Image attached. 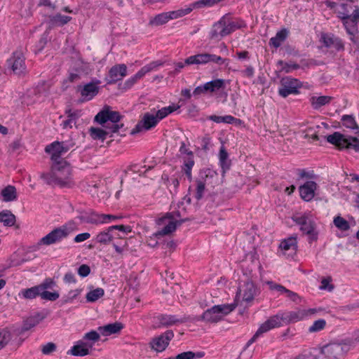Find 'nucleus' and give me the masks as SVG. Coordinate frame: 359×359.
<instances>
[{
	"mask_svg": "<svg viewBox=\"0 0 359 359\" xmlns=\"http://www.w3.org/2000/svg\"><path fill=\"white\" fill-rule=\"evenodd\" d=\"M261 265L259 259L254 255H248L243 264V275L247 280L239 287L236 298H241L246 303L252 302L255 297L259 295V290L253 282L257 272L260 271Z\"/></svg>",
	"mask_w": 359,
	"mask_h": 359,
	"instance_id": "obj_1",
	"label": "nucleus"
},
{
	"mask_svg": "<svg viewBox=\"0 0 359 359\" xmlns=\"http://www.w3.org/2000/svg\"><path fill=\"white\" fill-rule=\"evenodd\" d=\"M122 116L119 112L112 111L109 106L104 107L95 116V121L102 125L105 130L98 128H90V136L94 140H104L109 133H117L123 127V123H119Z\"/></svg>",
	"mask_w": 359,
	"mask_h": 359,
	"instance_id": "obj_2",
	"label": "nucleus"
},
{
	"mask_svg": "<svg viewBox=\"0 0 359 359\" xmlns=\"http://www.w3.org/2000/svg\"><path fill=\"white\" fill-rule=\"evenodd\" d=\"M72 167L64 159L53 163L50 172H42L41 178L48 184H57L60 187H72L74 185L72 179Z\"/></svg>",
	"mask_w": 359,
	"mask_h": 359,
	"instance_id": "obj_3",
	"label": "nucleus"
},
{
	"mask_svg": "<svg viewBox=\"0 0 359 359\" xmlns=\"http://www.w3.org/2000/svg\"><path fill=\"white\" fill-rule=\"evenodd\" d=\"M218 182V177L217 174L212 172L210 170H201L200 172L199 178L196 180V189L195 198L197 201H200L204 194L205 187H214Z\"/></svg>",
	"mask_w": 359,
	"mask_h": 359,
	"instance_id": "obj_4",
	"label": "nucleus"
},
{
	"mask_svg": "<svg viewBox=\"0 0 359 359\" xmlns=\"http://www.w3.org/2000/svg\"><path fill=\"white\" fill-rule=\"evenodd\" d=\"M237 304L216 305L206 310L201 316V320L208 323H217L225 315L235 309Z\"/></svg>",
	"mask_w": 359,
	"mask_h": 359,
	"instance_id": "obj_5",
	"label": "nucleus"
},
{
	"mask_svg": "<svg viewBox=\"0 0 359 359\" xmlns=\"http://www.w3.org/2000/svg\"><path fill=\"white\" fill-rule=\"evenodd\" d=\"M292 219L300 226V230L303 233L309 236L310 243L318 240V232L316 230V224L308 214L294 215Z\"/></svg>",
	"mask_w": 359,
	"mask_h": 359,
	"instance_id": "obj_6",
	"label": "nucleus"
},
{
	"mask_svg": "<svg viewBox=\"0 0 359 359\" xmlns=\"http://www.w3.org/2000/svg\"><path fill=\"white\" fill-rule=\"evenodd\" d=\"M351 345V341L346 340L341 343H330L324 346L320 352L327 359H338L349 351Z\"/></svg>",
	"mask_w": 359,
	"mask_h": 359,
	"instance_id": "obj_7",
	"label": "nucleus"
},
{
	"mask_svg": "<svg viewBox=\"0 0 359 359\" xmlns=\"http://www.w3.org/2000/svg\"><path fill=\"white\" fill-rule=\"evenodd\" d=\"M81 75L78 70H76L75 73H70L68 77L63 81V86L65 88H75L73 85L76 83L77 90H98L99 84L100 81L97 79H94L90 83H80Z\"/></svg>",
	"mask_w": 359,
	"mask_h": 359,
	"instance_id": "obj_8",
	"label": "nucleus"
},
{
	"mask_svg": "<svg viewBox=\"0 0 359 359\" xmlns=\"http://www.w3.org/2000/svg\"><path fill=\"white\" fill-rule=\"evenodd\" d=\"M74 145L75 143L73 142H54L48 145L45 151L51 155L53 163H55L62 159L61 155L67 152Z\"/></svg>",
	"mask_w": 359,
	"mask_h": 359,
	"instance_id": "obj_9",
	"label": "nucleus"
},
{
	"mask_svg": "<svg viewBox=\"0 0 359 359\" xmlns=\"http://www.w3.org/2000/svg\"><path fill=\"white\" fill-rule=\"evenodd\" d=\"M173 337L174 332L172 330H167L161 335L152 338L149 343V346L157 353L163 352L168 346Z\"/></svg>",
	"mask_w": 359,
	"mask_h": 359,
	"instance_id": "obj_10",
	"label": "nucleus"
},
{
	"mask_svg": "<svg viewBox=\"0 0 359 359\" xmlns=\"http://www.w3.org/2000/svg\"><path fill=\"white\" fill-rule=\"evenodd\" d=\"M160 65H161V62L158 61H154L142 67L134 76L128 79L123 83L122 88L125 90L133 88L135 83L142 79L146 74L150 72Z\"/></svg>",
	"mask_w": 359,
	"mask_h": 359,
	"instance_id": "obj_11",
	"label": "nucleus"
},
{
	"mask_svg": "<svg viewBox=\"0 0 359 359\" xmlns=\"http://www.w3.org/2000/svg\"><path fill=\"white\" fill-rule=\"evenodd\" d=\"M348 8H351V6L346 4H341L337 9L339 17L344 20V25L346 27L347 32L353 35L351 29L348 27V20H351V23L354 24L359 21V10L355 9L352 14H349L350 11Z\"/></svg>",
	"mask_w": 359,
	"mask_h": 359,
	"instance_id": "obj_12",
	"label": "nucleus"
},
{
	"mask_svg": "<svg viewBox=\"0 0 359 359\" xmlns=\"http://www.w3.org/2000/svg\"><path fill=\"white\" fill-rule=\"evenodd\" d=\"M69 233L67 228L65 226L59 227L53 229L46 236L40 240V243L46 245H50L61 241Z\"/></svg>",
	"mask_w": 359,
	"mask_h": 359,
	"instance_id": "obj_13",
	"label": "nucleus"
},
{
	"mask_svg": "<svg viewBox=\"0 0 359 359\" xmlns=\"http://www.w3.org/2000/svg\"><path fill=\"white\" fill-rule=\"evenodd\" d=\"M158 122V119L156 115L145 113L142 120L131 130L130 134L136 135L140 133L142 130H148L155 127Z\"/></svg>",
	"mask_w": 359,
	"mask_h": 359,
	"instance_id": "obj_14",
	"label": "nucleus"
},
{
	"mask_svg": "<svg viewBox=\"0 0 359 359\" xmlns=\"http://www.w3.org/2000/svg\"><path fill=\"white\" fill-rule=\"evenodd\" d=\"M128 67L125 64L116 65L110 68L106 76L107 83H116L121 81L127 75Z\"/></svg>",
	"mask_w": 359,
	"mask_h": 359,
	"instance_id": "obj_15",
	"label": "nucleus"
},
{
	"mask_svg": "<svg viewBox=\"0 0 359 359\" xmlns=\"http://www.w3.org/2000/svg\"><path fill=\"white\" fill-rule=\"evenodd\" d=\"M172 219L173 216L171 213H167L164 217L159 218L156 222L158 225L164 224L166 221H168V222L165 224L163 229L156 232L154 236L156 237L163 236L175 231L177 229V226L175 222L172 221Z\"/></svg>",
	"mask_w": 359,
	"mask_h": 359,
	"instance_id": "obj_16",
	"label": "nucleus"
},
{
	"mask_svg": "<svg viewBox=\"0 0 359 359\" xmlns=\"http://www.w3.org/2000/svg\"><path fill=\"white\" fill-rule=\"evenodd\" d=\"M9 65L11 66L13 72L17 75H21L25 72V58L22 53L20 51L13 53L12 57L8 60Z\"/></svg>",
	"mask_w": 359,
	"mask_h": 359,
	"instance_id": "obj_17",
	"label": "nucleus"
},
{
	"mask_svg": "<svg viewBox=\"0 0 359 359\" xmlns=\"http://www.w3.org/2000/svg\"><path fill=\"white\" fill-rule=\"evenodd\" d=\"M317 184L314 181H307L299 187V193L302 198L306 201H311L315 196Z\"/></svg>",
	"mask_w": 359,
	"mask_h": 359,
	"instance_id": "obj_18",
	"label": "nucleus"
},
{
	"mask_svg": "<svg viewBox=\"0 0 359 359\" xmlns=\"http://www.w3.org/2000/svg\"><path fill=\"white\" fill-rule=\"evenodd\" d=\"M90 344L79 340L76 342V344L67 352V354H71L74 356H85L90 354Z\"/></svg>",
	"mask_w": 359,
	"mask_h": 359,
	"instance_id": "obj_19",
	"label": "nucleus"
},
{
	"mask_svg": "<svg viewBox=\"0 0 359 359\" xmlns=\"http://www.w3.org/2000/svg\"><path fill=\"white\" fill-rule=\"evenodd\" d=\"M46 317V314L44 313H36V314L29 316L24 320L20 332L22 333L35 327Z\"/></svg>",
	"mask_w": 359,
	"mask_h": 359,
	"instance_id": "obj_20",
	"label": "nucleus"
},
{
	"mask_svg": "<svg viewBox=\"0 0 359 359\" xmlns=\"http://www.w3.org/2000/svg\"><path fill=\"white\" fill-rule=\"evenodd\" d=\"M280 83L282 86V88L280 90H294L302 88H308V86H304L299 80L291 77L283 78Z\"/></svg>",
	"mask_w": 359,
	"mask_h": 359,
	"instance_id": "obj_21",
	"label": "nucleus"
},
{
	"mask_svg": "<svg viewBox=\"0 0 359 359\" xmlns=\"http://www.w3.org/2000/svg\"><path fill=\"white\" fill-rule=\"evenodd\" d=\"M348 137L339 132H334L333 134L326 137L327 141L332 144L335 145L338 149H345Z\"/></svg>",
	"mask_w": 359,
	"mask_h": 359,
	"instance_id": "obj_22",
	"label": "nucleus"
},
{
	"mask_svg": "<svg viewBox=\"0 0 359 359\" xmlns=\"http://www.w3.org/2000/svg\"><path fill=\"white\" fill-rule=\"evenodd\" d=\"M123 328V325L120 322L109 323L98 327L100 332L104 336H109L121 332Z\"/></svg>",
	"mask_w": 359,
	"mask_h": 359,
	"instance_id": "obj_23",
	"label": "nucleus"
},
{
	"mask_svg": "<svg viewBox=\"0 0 359 359\" xmlns=\"http://www.w3.org/2000/svg\"><path fill=\"white\" fill-rule=\"evenodd\" d=\"M229 81L224 79H215L207 82L203 86H197L194 90H219L220 88L224 89L227 87Z\"/></svg>",
	"mask_w": 359,
	"mask_h": 359,
	"instance_id": "obj_24",
	"label": "nucleus"
},
{
	"mask_svg": "<svg viewBox=\"0 0 359 359\" xmlns=\"http://www.w3.org/2000/svg\"><path fill=\"white\" fill-rule=\"evenodd\" d=\"M281 324L280 319L278 316H274L264 322L258 329L257 334H262L271 329L279 327Z\"/></svg>",
	"mask_w": 359,
	"mask_h": 359,
	"instance_id": "obj_25",
	"label": "nucleus"
},
{
	"mask_svg": "<svg viewBox=\"0 0 359 359\" xmlns=\"http://www.w3.org/2000/svg\"><path fill=\"white\" fill-rule=\"evenodd\" d=\"M210 54L202 53L190 56L185 60V65H201L210 62Z\"/></svg>",
	"mask_w": 359,
	"mask_h": 359,
	"instance_id": "obj_26",
	"label": "nucleus"
},
{
	"mask_svg": "<svg viewBox=\"0 0 359 359\" xmlns=\"http://www.w3.org/2000/svg\"><path fill=\"white\" fill-rule=\"evenodd\" d=\"M211 39H217L218 37H224L226 36L225 32L224 23L222 18L218 22L215 23L210 33Z\"/></svg>",
	"mask_w": 359,
	"mask_h": 359,
	"instance_id": "obj_27",
	"label": "nucleus"
},
{
	"mask_svg": "<svg viewBox=\"0 0 359 359\" xmlns=\"http://www.w3.org/2000/svg\"><path fill=\"white\" fill-rule=\"evenodd\" d=\"M322 39L324 45L327 48H334L337 50L343 48V44L341 41L333 36L323 34L322 36Z\"/></svg>",
	"mask_w": 359,
	"mask_h": 359,
	"instance_id": "obj_28",
	"label": "nucleus"
},
{
	"mask_svg": "<svg viewBox=\"0 0 359 359\" xmlns=\"http://www.w3.org/2000/svg\"><path fill=\"white\" fill-rule=\"evenodd\" d=\"M16 217L11 210H5L0 212V222L6 226H13L15 224Z\"/></svg>",
	"mask_w": 359,
	"mask_h": 359,
	"instance_id": "obj_29",
	"label": "nucleus"
},
{
	"mask_svg": "<svg viewBox=\"0 0 359 359\" xmlns=\"http://www.w3.org/2000/svg\"><path fill=\"white\" fill-rule=\"evenodd\" d=\"M3 201L5 202H11L16 200L17 191L14 186L8 185L1 191Z\"/></svg>",
	"mask_w": 359,
	"mask_h": 359,
	"instance_id": "obj_30",
	"label": "nucleus"
},
{
	"mask_svg": "<svg viewBox=\"0 0 359 359\" xmlns=\"http://www.w3.org/2000/svg\"><path fill=\"white\" fill-rule=\"evenodd\" d=\"M49 23L53 26H63L72 20V17L62 15L57 13L54 15H50Z\"/></svg>",
	"mask_w": 359,
	"mask_h": 359,
	"instance_id": "obj_31",
	"label": "nucleus"
},
{
	"mask_svg": "<svg viewBox=\"0 0 359 359\" xmlns=\"http://www.w3.org/2000/svg\"><path fill=\"white\" fill-rule=\"evenodd\" d=\"M80 111L76 110L74 111H72L71 109L67 110L66 114H67L68 118L63 121L62 126L64 128H72L73 125L76 124L77 118L80 116Z\"/></svg>",
	"mask_w": 359,
	"mask_h": 359,
	"instance_id": "obj_32",
	"label": "nucleus"
},
{
	"mask_svg": "<svg viewBox=\"0 0 359 359\" xmlns=\"http://www.w3.org/2000/svg\"><path fill=\"white\" fill-rule=\"evenodd\" d=\"M280 248L285 251L292 250L295 252L297 248V236H291L283 241L280 244Z\"/></svg>",
	"mask_w": 359,
	"mask_h": 359,
	"instance_id": "obj_33",
	"label": "nucleus"
},
{
	"mask_svg": "<svg viewBox=\"0 0 359 359\" xmlns=\"http://www.w3.org/2000/svg\"><path fill=\"white\" fill-rule=\"evenodd\" d=\"M343 126L354 130L355 135H359V127L356 123L353 116L351 115H344L341 118Z\"/></svg>",
	"mask_w": 359,
	"mask_h": 359,
	"instance_id": "obj_34",
	"label": "nucleus"
},
{
	"mask_svg": "<svg viewBox=\"0 0 359 359\" xmlns=\"http://www.w3.org/2000/svg\"><path fill=\"white\" fill-rule=\"evenodd\" d=\"M287 33L288 32L285 29L280 30L276 34V36L270 39L269 45L275 48H278L287 38Z\"/></svg>",
	"mask_w": 359,
	"mask_h": 359,
	"instance_id": "obj_35",
	"label": "nucleus"
},
{
	"mask_svg": "<svg viewBox=\"0 0 359 359\" xmlns=\"http://www.w3.org/2000/svg\"><path fill=\"white\" fill-rule=\"evenodd\" d=\"M219 162L222 168L223 172H225L230 168L231 161L228 159V153L224 147H222L219 150Z\"/></svg>",
	"mask_w": 359,
	"mask_h": 359,
	"instance_id": "obj_36",
	"label": "nucleus"
},
{
	"mask_svg": "<svg viewBox=\"0 0 359 359\" xmlns=\"http://www.w3.org/2000/svg\"><path fill=\"white\" fill-rule=\"evenodd\" d=\"M81 219L83 222L93 224L107 222V221L102 220V214L99 215L95 212L83 215L81 217Z\"/></svg>",
	"mask_w": 359,
	"mask_h": 359,
	"instance_id": "obj_37",
	"label": "nucleus"
},
{
	"mask_svg": "<svg viewBox=\"0 0 359 359\" xmlns=\"http://www.w3.org/2000/svg\"><path fill=\"white\" fill-rule=\"evenodd\" d=\"M332 97L330 96H319V97H312L311 98V103L312 107L317 109L321 107L322 106H324L327 104H328L331 100Z\"/></svg>",
	"mask_w": 359,
	"mask_h": 359,
	"instance_id": "obj_38",
	"label": "nucleus"
},
{
	"mask_svg": "<svg viewBox=\"0 0 359 359\" xmlns=\"http://www.w3.org/2000/svg\"><path fill=\"white\" fill-rule=\"evenodd\" d=\"M222 18L224 23V29L225 32H226V35L230 34L231 32L236 31L237 29L241 27L238 22L231 20L228 16H223Z\"/></svg>",
	"mask_w": 359,
	"mask_h": 359,
	"instance_id": "obj_39",
	"label": "nucleus"
},
{
	"mask_svg": "<svg viewBox=\"0 0 359 359\" xmlns=\"http://www.w3.org/2000/svg\"><path fill=\"white\" fill-rule=\"evenodd\" d=\"M169 21L167 13H162L158 15H156L154 18H151L149 20V25L152 27H158L163 25H165Z\"/></svg>",
	"mask_w": 359,
	"mask_h": 359,
	"instance_id": "obj_40",
	"label": "nucleus"
},
{
	"mask_svg": "<svg viewBox=\"0 0 359 359\" xmlns=\"http://www.w3.org/2000/svg\"><path fill=\"white\" fill-rule=\"evenodd\" d=\"M192 10H193V8L189 6L184 9H180L177 11L166 12V13H167L168 20H175V19L182 18V17L189 14V13H191L192 11Z\"/></svg>",
	"mask_w": 359,
	"mask_h": 359,
	"instance_id": "obj_41",
	"label": "nucleus"
},
{
	"mask_svg": "<svg viewBox=\"0 0 359 359\" xmlns=\"http://www.w3.org/2000/svg\"><path fill=\"white\" fill-rule=\"evenodd\" d=\"M111 231L108 228L106 231L99 233L95 238L96 242L103 245L109 243L113 238V236L111 234Z\"/></svg>",
	"mask_w": 359,
	"mask_h": 359,
	"instance_id": "obj_42",
	"label": "nucleus"
},
{
	"mask_svg": "<svg viewBox=\"0 0 359 359\" xmlns=\"http://www.w3.org/2000/svg\"><path fill=\"white\" fill-rule=\"evenodd\" d=\"M100 339V334L95 331L92 330L83 336L81 341H84L86 343L90 344V349L93 348L94 344L97 341H98Z\"/></svg>",
	"mask_w": 359,
	"mask_h": 359,
	"instance_id": "obj_43",
	"label": "nucleus"
},
{
	"mask_svg": "<svg viewBox=\"0 0 359 359\" xmlns=\"http://www.w3.org/2000/svg\"><path fill=\"white\" fill-rule=\"evenodd\" d=\"M205 356V353L199 351L194 353L193 351L182 352L175 357V359H196L202 358Z\"/></svg>",
	"mask_w": 359,
	"mask_h": 359,
	"instance_id": "obj_44",
	"label": "nucleus"
},
{
	"mask_svg": "<svg viewBox=\"0 0 359 359\" xmlns=\"http://www.w3.org/2000/svg\"><path fill=\"white\" fill-rule=\"evenodd\" d=\"M104 294V291L101 287H97L95 290H93L87 293L86 294V300L88 302H94L97 301L98 299L102 297Z\"/></svg>",
	"mask_w": 359,
	"mask_h": 359,
	"instance_id": "obj_45",
	"label": "nucleus"
},
{
	"mask_svg": "<svg viewBox=\"0 0 359 359\" xmlns=\"http://www.w3.org/2000/svg\"><path fill=\"white\" fill-rule=\"evenodd\" d=\"M180 108V105L172 104L167 107H163L159 109L156 114V116L158 118V121L163 119L165 116H167L170 113L176 111Z\"/></svg>",
	"mask_w": 359,
	"mask_h": 359,
	"instance_id": "obj_46",
	"label": "nucleus"
},
{
	"mask_svg": "<svg viewBox=\"0 0 359 359\" xmlns=\"http://www.w3.org/2000/svg\"><path fill=\"white\" fill-rule=\"evenodd\" d=\"M12 334L7 329L0 330V350L4 348L11 340Z\"/></svg>",
	"mask_w": 359,
	"mask_h": 359,
	"instance_id": "obj_47",
	"label": "nucleus"
},
{
	"mask_svg": "<svg viewBox=\"0 0 359 359\" xmlns=\"http://www.w3.org/2000/svg\"><path fill=\"white\" fill-rule=\"evenodd\" d=\"M160 323L164 326H170L177 323H182L183 320L177 319L174 316L162 315L159 317Z\"/></svg>",
	"mask_w": 359,
	"mask_h": 359,
	"instance_id": "obj_48",
	"label": "nucleus"
},
{
	"mask_svg": "<svg viewBox=\"0 0 359 359\" xmlns=\"http://www.w3.org/2000/svg\"><path fill=\"white\" fill-rule=\"evenodd\" d=\"M333 223L337 228L341 231H347L350 229L349 223L340 216L335 217Z\"/></svg>",
	"mask_w": 359,
	"mask_h": 359,
	"instance_id": "obj_49",
	"label": "nucleus"
},
{
	"mask_svg": "<svg viewBox=\"0 0 359 359\" xmlns=\"http://www.w3.org/2000/svg\"><path fill=\"white\" fill-rule=\"evenodd\" d=\"M97 92L98 91H81V97L77 100H74V102L79 104L84 102L90 100L97 95Z\"/></svg>",
	"mask_w": 359,
	"mask_h": 359,
	"instance_id": "obj_50",
	"label": "nucleus"
},
{
	"mask_svg": "<svg viewBox=\"0 0 359 359\" xmlns=\"http://www.w3.org/2000/svg\"><path fill=\"white\" fill-rule=\"evenodd\" d=\"M39 288V287L37 286H34L31 288L26 289L22 291V295L26 299H34L41 294Z\"/></svg>",
	"mask_w": 359,
	"mask_h": 359,
	"instance_id": "obj_51",
	"label": "nucleus"
},
{
	"mask_svg": "<svg viewBox=\"0 0 359 359\" xmlns=\"http://www.w3.org/2000/svg\"><path fill=\"white\" fill-rule=\"evenodd\" d=\"M37 94L35 93V91H26L22 92V94L20 95V97L22 99V102L29 105L34 102V100L32 99L34 95H36Z\"/></svg>",
	"mask_w": 359,
	"mask_h": 359,
	"instance_id": "obj_52",
	"label": "nucleus"
},
{
	"mask_svg": "<svg viewBox=\"0 0 359 359\" xmlns=\"http://www.w3.org/2000/svg\"><path fill=\"white\" fill-rule=\"evenodd\" d=\"M345 149H353L355 151H359V139L348 136L347 138Z\"/></svg>",
	"mask_w": 359,
	"mask_h": 359,
	"instance_id": "obj_53",
	"label": "nucleus"
},
{
	"mask_svg": "<svg viewBox=\"0 0 359 359\" xmlns=\"http://www.w3.org/2000/svg\"><path fill=\"white\" fill-rule=\"evenodd\" d=\"M326 325V321L323 319L316 320L313 325L309 327L310 332H316L324 329Z\"/></svg>",
	"mask_w": 359,
	"mask_h": 359,
	"instance_id": "obj_54",
	"label": "nucleus"
},
{
	"mask_svg": "<svg viewBox=\"0 0 359 359\" xmlns=\"http://www.w3.org/2000/svg\"><path fill=\"white\" fill-rule=\"evenodd\" d=\"M332 278L331 276L323 278L321 280V285L319 287L320 290H327L328 291H332L334 287V285L330 283L332 282Z\"/></svg>",
	"mask_w": 359,
	"mask_h": 359,
	"instance_id": "obj_55",
	"label": "nucleus"
},
{
	"mask_svg": "<svg viewBox=\"0 0 359 359\" xmlns=\"http://www.w3.org/2000/svg\"><path fill=\"white\" fill-rule=\"evenodd\" d=\"M220 0H200L198 1H196L194 3L191 7L193 8H201L204 6H211L217 2H219Z\"/></svg>",
	"mask_w": 359,
	"mask_h": 359,
	"instance_id": "obj_56",
	"label": "nucleus"
},
{
	"mask_svg": "<svg viewBox=\"0 0 359 359\" xmlns=\"http://www.w3.org/2000/svg\"><path fill=\"white\" fill-rule=\"evenodd\" d=\"M59 296L57 292L42 291L40 294L41 299L49 301H55L59 298Z\"/></svg>",
	"mask_w": 359,
	"mask_h": 359,
	"instance_id": "obj_57",
	"label": "nucleus"
},
{
	"mask_svg": "<svg viewBox=\"0 0 359 359\" xmlns=\"http://www.w3.org/2000/svg\"><path fill=\"white\" fill-rule=\"evenodd\" d=\"M55 285V282L51 278H46L41 284L37 285L40 291H45L46 289H50Z\"/></svg>",
	"mask_w": 359,
	"mask_h": 359,
	"instance_id": "obj_58",
	"label": "nucleus"
},
{
	"mask_svg": "<svg viewBox=\"0 0 359 359\" xmlns=\"http://www.w3.org/2000/svg\"><path fill=\"white\" fill-rule=\"evenodd\" d=\"M81 292V290L76 289L69 291V294L64 297L63 302L68 303L75 299Z\"/></svg>",
	"mask_w": 359,
	"mask_h": 359,
	"instance_id": "obj_59",
	"label": "nucleus"
},
{
	"mask_svg": "<svg viewBox=\"0 0 359 359\" xmlns=\"http://www.w3.org/2000/svg\"><path fill=\"white\" fill-rule=\"evenodd\" d=\"M56 350V345L53 342H48L42 347L41 351L43 354L48 355Z\"/></svg>",
	"mask_w": 359,
	"mask_h": 359,
	"instance_id": "obj_60",
	"label": "nucleus"
},
{
	"mask_svg": "<svg viewBox=\"0 0 359 359\" xmlns=\"http://www.w3.org/2000/svg\"><path fill=\"white\" fill-rule=\"evenodd\" d=\"M90 273V268L87 264H82L78 269V273L81 277H86Z\"/></svg>",
	"mask_w": 359,
	"mask_h": 359,
	"instance_id": "obj_61",
	"label": "nucleus"
},
{
	"mask_svg": "<svg viewBox=\"0 0 359 359\" xmlns=\"http://www.w3.org/2000/svg\"><path fill=\"white\" fill-rule=\"evenodd\" d=\"M119 230L121 231H123V233H130L132 231V229L130 226H124V225H114L109 227V231L113 230Z\"/></svg>",
	"mask_w": 359,
	"mask_h": 359,
	"instance_id": "obj_62",
	"label": "nucleus"
},
{
	"mask_svg": "<svg viewBox=\"0 0 359 359\" xmlns=\"http://www.w3.org/2000/svg\"><path fill=\"white\" fill-rule=\"evenodd\" d=\"M267 283L269 285L270 289L272 290H277L281 293H285L287 290V288H285L284 286L273 283L271 281H269Z\"/></svg>",
	"mask_w": 359,
	"mask_h": 359,
	"instance_id": "obj_63",
	"label": "nucleus"
},
{
	"mask_svg": "<svg viewBox=\"0 0 359 359\" xmlns=\"http://www.w3.org/2000/svg\"><path fill=\"white\" fill-rule=\"evenodd\" d=\"M304 316V312L302 311V313L300 312H292L290 313V316H288V320L290 322H297L299 320H300Z\"/></svg>",
	"mask_w": 359,
	"mask_h": 359,
	"instance_id": "obj_64",
	"label": "nucleus"
}]
</instances>
